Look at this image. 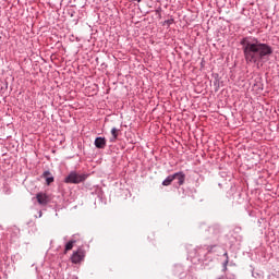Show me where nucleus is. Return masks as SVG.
Segmentation results:
<instances>
[{
	"mask_svg": "<svg viewBox=\"0 0 279 279\" xmlns=\"http://www.w3.org/2000/svg\"><path fill=\"white\" fill-rule=\"evenodd\" d=\"M246 64H260L264 58L271 56L274 50L269 45L260 43L256 38L245 37L240 41Z\"/></svg>",
	"mask_w": 279,
	"mask_h": 279,
	"instance_id": "obj_1",
	"label": "nucleus"
},
{
	"mask_svg": "<svg viewBox=\"0 0 279 279\" xmlns=\"http://www.w3.org/2000/svg\"><path fill=\"white\" fill-rule=\"evenodd\" d=\"M86 174H80L75 171L70 172V174L65 178L64 183L65 184H80L81 182H84L86 180Z\"/></svg>",
	"mask_w": 279,
	"mask_h": 279,
	"instance_id": "obj_2",
	"label": "nucleus"
},
{
	"mask_svg": "<svg viewBox=\"0 0 279 279\" xmlns=\"http://www.w3.org/2000/svg\"><path fill=\"white\" fill-rule=\"evenodd\" d=\"M86 257V251L84 248H78L76 252H74L71 256V262L74 265H78V263H82L84 258Z\"/></svg>",
	"mask_w": 279,
	"mask_h": 279,
	"instance_id": "obj_3",
	"label": "nucleus"
},
{
	"mask_svg": "<svg viewBox=\"0 0 279 279\" xmlns=\"http://www.w3.org/2000/svg\"><path fill=\"white\" fill-rule=\"evenodd\" d=\"M36 199L40 206H47L49 203V195L40 192L36 195Z\"/></svg>",
	"mask_w": 279,
	"mask_h": 279,
	"instance_id": "obj_4",
	"label": "nucleus"
},
{
	"mask_svg": "<svg viewBox=\"0 0 279 279\" xmlns=\"http://www.w3.org/2000/svg\"><path fill=\"white\" fill-rule=\"evenodd\" d=\"M94 145L97 149H106V145H107L106 137H96Z\"/></svg>",
	"mask_w": 279,
	"mask_h": 279,
	"instance_id": "obj_5",
	"label": "nucleus"
},
{
	"mask_svg": "<svg viewBox=\"0 0 279 279\" xmlns=\"http://www.w3.org/2000/svg\"><path fill=\"white\" fill-rule=\"evenodd\" d=\"M174 180H178L179 186H182L184 184V180H186V174L184 172H177L173 174Z\"/></svg>",
	"mask_w": 279,
	"mask_h": 279,
	"instance_id": "obj_6",
	"label": "nucleus"
},
{
	"mask_svg": "<svg viewBox=\"0 0 279 279\" xmlns=\"http://www.w3.org/2000/svg\"><path fill=\"white\" fill-rule=\"evenodd\" d=\"M111 138H110V143H116L117 138H119V129L117 128H112L111 129Z\"/></svg>",
	"mask_w": 279,
	"mask_h": 279,
	"instance_id": "obj_7",
	"label": "nucleus"
},
{
	"mask_svg": "<svg viewBox=\"0 0 279 279\" xmlns=\"http://www.w3.org/2000/svg\"><path fill=\"white\" fill-rule=\"evenodd\" d=\"M43 178H46V182L48 185L51 184V182H53V177L51 175L50 171H45L43 173Z\"/></svg>",
	"mask_w": 279,
	"mask_h": 279,
	"instance_id": "obj_8",
	"label": "nucleus"
},
{
	"mask_svg": "<svg viewBox=\"0 0 279 279\" xmlns=\"http://www.w3.org/2000/svg\"><path fill=\"white\" fill-rule=\"evenodd\" d=\"M173 180H175V177H173V174L168 175L166 180L162 181V186H171V182H173Z\"/></svg>",
	"mask_w": 279,
	"mask_h": 279,
	"instance_id": "obj_9",
	"label": "nucleus"
},
{
	"mask_svg": "<svg viewBox=\"0 0 279 279\" xmlns=\"http://www.w3.org/2000/svg\"><path fill=\"white\" fill-rule=\"evenodd\" d=\"M73 245H75V240H71L65 244V251L64 254H66L68 252H70V250H73Z\"/></svg>",
	"mask_w": 279,
	"mask_h": 279,
	"instance_id": "obj_10",
	"label": "nucleus"
},
{
	"mask_svg": "<svg viewBox=\"0 0 279 279\" xmlns=\"http://www.w3.org/2000/svg\"><path fill=\"white\" fill-rule=\"evenodd\" d=\"M223 256H226V258H227L226 259V265H228V263H230L229 257H228V253H225Z\"/></svg>",
	"mask_w": 279,
	"mask_h": 279,
	"instance_id": "obj_11",
	"label": "nucleus"
},
{
	"mask_svg": "<svg viewBox=\"0 0 279 279\" xmlns=\"http://www.w3.org/2000/svg\"><path fill=\"white\" fill-rule=\"evenodd\" d=\"M142 0H136L137 3H141Z\"/></svg>",
	"mask_w": 279,
	"mask_h": 279,
	"instance_id": "obj_12",
	"label": "nucleus"
}]
</instances>
